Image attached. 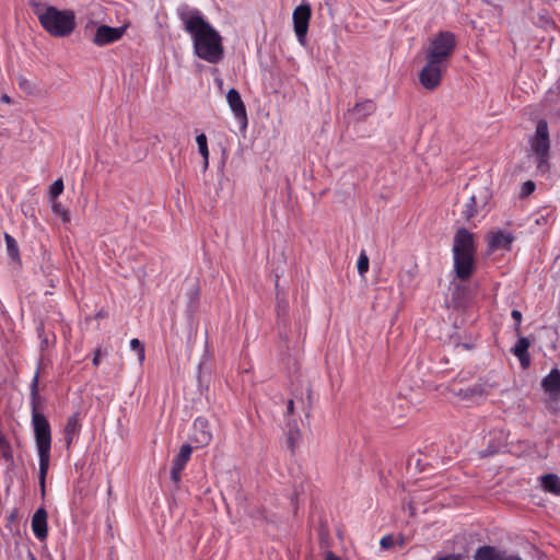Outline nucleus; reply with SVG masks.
<instances>
[{
    "mask_svg": "<svg viewBox=\"0 0 560 560\" xmlns=\"http://www.w3.org/2000/svg\"><path fill=\"white\" fill-rule=\"evenodd\" d=\"M215 83L218 84V86L221 89L222 85H223V81L222 79H215Z\"/></svg>",
    "mask_w": 560,
    "mask_h": 560,
    "instance_id": "38",
    "label": "nucleus"
},
{
    "mask_svg": "<svg viewBox=\"0 0 560 560\" xmlns=\"http://www.w3.org/2000/svg\"><path fill=\"white\" fill-rule=\"evenodd\" d=\"M530 149L539 159L544 158L548 152L549 137L546 121H538L535 136L530 140Z\"/></svg>",
    "mask_w": 560,
    "mask_h": 560,
    "instance_id": "9",
    "label": "nucleus"
},
{
    "mask_svg": "<svg viewBox=\"0 0 560 560\" xmlns=\"http://www.w3.org/2000/svg\"><path fill=\"white\" fill-rule=\"evenodd\" d=\"M489 197V192L486 189L482 190L479 196L472 195L465 206L463 211L464 215L467 219L472 218L478 212V208L485 207L487 205Z\"/></svg>",
    "mask_w": 560,
    "mask_h": 560,
    "instance_id": "15",
    "label": "nucleus"
},
{
    "mask_svg": "<svg viewBox=\"0 0 560 560\" xmlns=\"http://www.w3.org/2000/svg\"><path fill=\"white\" fill-rule=\"evenodd\" d=\"M51 209L52 212L62 220V222L67 223L70 221L69 212L62 207L60 202L52 200Z\"/></svg>",
    "mask_w": 560,
    "mask_h": 560,
    "instance_id": "23",
    "label": "nucleus"
},
{
    "mask_svg": "<svg viewBox=\"0 0 560 560\" xmlns=\"http://www.w3.org/2000/svg\"><path fill=\"white\" fill-rule=\"evenodd\" d=\"M4 240L9 256L14 260L19 259V248L15 240L9 234L4 235Z\"/></svg>",
    "mask_w": 560,
    "mask_h": 560,
    "instance_id": "22",
    "label": "nucleus"
},
{
    "mask_svg": "<svg viewBox=\"0 0 560 560\" xmlns=\"http://www.w3.org/2000/svg\"><path fill=\"white\" fill-rule=\"evenodd\" d=\"M226 102L235 119L238 121L241 128L245 129L247 127L246 109L240 93L235 89H231L228 92Z\"/></svg>",
    "mask_w": 560,
    "mask_h": 560,
    "instance_id": "11",
    "label": "nucleus"
},
{
    "mask_svg": "<svg viewBox=\"0 0 560 560\" xmlns=\"http://www.w3.org/2000/svg\"><path fill=\"white\" fill-rule=\"evenodd\" d=\"M32 530L36 538L44 540L47 537V512L45 509H38L32 517Z\"/></svg>",
    "mask_w": 560,
    "mask_h": 560,
    "instance_id": "14",
    "label": "nucleus"
},
{
    "mask_svg": "<svg viewBox=\"0 0 560 560\" xmlns=\"http://www.w3.org/2000/svg\"><path fill=\"white\" fill-rule=\"evenodd\" d=\"M196 143L198 145V150L203 159V170L208 168L209 165V149L207 137L205 133H200L196 137Z\"/></svg>",
    "mask_w": 560,
    "mask_h": 560,
    "instance_id": "21",
    "label": "nucleus"
},
{
    "mask_svg": "<svg viewBox=\"0 0 560 560\" xmlns=\"http://www.w3.org/2000/svg\"><path fill=\"white\" fill-rule=\"evenodd\" d=\"M311 15L312 10L310 4L306 2H302L300 5H298L292 14L294 33L299 44L302 46L306 45V35Z\"/></svg>",
    "mask_w": 560,
    "mask_h": 560,
    "instance_id": "6",
    "label": "nucleus"
},
{
    "mask_svg": "<svg viewBox=\"0 0 560 560\" xmlns=\"http://www.w3.org/2000/svg\"><path fill=\"white\" fill-rule=\"evenodd\" d=\"M184 31L189 34L194 54L209 63H219L224 57L223 38L201 11L180 7L177 10Z\"/></svg>",
    "mask_w": 560,
    "mask_h": 560,
    "instance_id": "1",
    "label": "nucleus"
},
{
    "mask_svg": "<svg viewBox=\"0 0 560 560\" xmlns=\"http://www.w3.org/2000/svg\"><path fill=\"white\" fill-rule=\"evenodd\" d=\"M357 267H358V271H359L360 277L364 278L365 273L369 270V257L365 254V252H361L360 253L359 258H358Z\"/></svg>",
    "mask_w": 560,
    "mask_h": 560,
    "instance_id": "24",
    "label": "nucleus"
},
{
    "mask_svg": "<svg viewBox=\"0 0 560 560\" xmlns=\"http://www.w3.org/2000/svg\"><path fill=\"white\" fill-rule=\"evenodd\" d=\"M293 406H294L293 400H290L288 402V407H287V410H288L289 413L293 412Z\"/></svg>",
    "mask_w": 560,
    "mask_h": 560,
    "instance_id": "34",
    "label": "nucleus"
},
{
    "mask_svg": "<svg viewBox=\"0 0 560 560\" xmlns=\"http://www.w3.org/2000/svg\"><path fill=\"white\" fill-rule=\"evenodd\" d=\"M36 395V388L34 387L32 392V427L38 455L39 486L42 495H45V480L50 465L51 430L46 417L37 410Z\"/></svg>",
    "mask_w": 560,
    "mask_h": 560,
    "instance_id": "2",
    "label": "nucleus"
},
{
    "mask_svg": "<svg viewBox=\"0 0 560 560\" xmlns=\"http://www.w3.org/2000/svg\"><path fill=\"white\" fill-rule=\"evenodd\" d=\"M100 358H101V351H100V350H97V351L95 352L94 358H93V364H94V365H98V363H100Z\"/></svg>",
    "mask_w": 560,
    "mask_h": 560,
    "instance_id": "32",
    "label": "nucleus"
},
{
    "mask_svg": "<svg viewBox=\"0 0 560 560\" xmlns=\"http://www.w3.org/2000/svg\"><path fill=\"white\" fill-rule=\"evenodd\" d=\"M35 14L42 26L56 37L68 36L75 27V15L71 10H58L51 5H37Z\"/></svg>",
    "mask_w": 560,
    "mask_h": 560,
    "instance_id": "4",
    "label": "nucleus"
},
{
    "mask_svg": "<svg viewBox=\"0 0 560 560\" xmlns=\"http://www.w3.org/2000/svg\"><path fill=\"white\" fill-rule=\"evenodd\" d=\"M81 424L78 415L71 416L65 427V440L67 446H70L80 431Z\"/></svg>",
    "mask_w": 560,
    "mask_h": 560,
    "instance_id": "18",
    "label": "nucleus"
},
{
    "mask_svg": "<svg viewBox=\"0 0 560 560\" xmlns=\"http://www.w3.org/2000/svg\"><path fill=\"white\" fill-rule=\"evenodd\" d=\"M63 190V182L62 179H57L54 182V184L50 186L49 195L52 200H56V198L62 192Z\"/></svg>",
    "mask_w": 560,
    "mask_h": 560,
    "instance_id": "25",
    "label": "nucleus"
},
{
    "mask_svg": "<svg viewBox=\"0 0 560 560\" xmlns=\"http://www.w3.org/2000/svg\"><path fill=\"white\" fill-rule=\"evenodd\" d=\"M380 544H381V546H382L383 548H385V549H386V548H389V547H392V546H393V544H394V538H393L392 536H385V537H383V538L381 539Z\"/></svg>",
    "mask_w": 560,
    "mask_h": 560,
    "instance_id": "28",
    "label": "nucleus"
},
{
    "mask_svg": "<svg viewBox=\"0 0 560 560\" xmlns=\"http://www.w3.org/2000/svg\"><path fill=\"white\" fill-rule=\"evenodd\" d=\"M299 431L290 433L289 442L290 446L293 448L295 446L296 440L299 439Z\"/></svg>",
    "mask_w": 560,
    "mask_h": 560,
    "instance_id": "29",
    "label": "nucleus"
},
{
    "mask_svg": "<svg viewBox=\"0 0 560 560\" xmlns=\"http://www.w3.org/2000/svg\"><path fill=\"white\" fill-rule=\"evenodd\" d=\"M456 45L455 35L451 32H440L433 36L425 50V59H432L447 65V60Z\"/></svg>",
    "mask_w": 560,
    "mask_h": 560,
    "instance_id": "5",
    "label": "nucleus"
},
{
    "mask_svg": "<svg viewBox=\"0 0 560 560\" xmlns=\"http://www.w3.org/2000/svg\"><path fill=\"white\" fill-rule=\"evenodd\" d=\"M540 485L546 492L560 494V478L557 475L548 474L540 478Z\"/></svg>",
    "mask_w": 560,
    "mask_h": 560,
    "instance_id": "19",
    "label": "nucleus"
},
{
    "mask_svg": "<svg viewBox=\"0 0 560 560\" xmlns=\"http://www.w3.org/2000/svg\"><path fill=\"white\" fill-rule=\"evenodd\" d=\"M541 385L551 397H558L560 395V371L558 369L551 370L542 380Z\"/></svg>",
    "mask_w": 560,
    "mask_h": 560,
    "instance_id": "16",
    "label": "nucleus"
},
{
    "mask_svg": "<svg viewBox=\"0 0 560 560\" xmlns=\"http://www.w3.org/2000/svg\"><path fill=\"white\" fill-rule=\"evenodd\" d=\"M130 348H131V350L137 352L138 360H139L140 363H142L143 360H144V349H143L141 342L138 339H136V338L131 339L130 340Z\"/></svg>",
    "mask_w": 560,
    "mask_h": 560,
    "instance_id": "26",
    "label": "nucleus"
},
{
    "mask_svg": "<svg viewBox=\"0 0 560 560\" xmlns=\"http://www.w3.org/2000/svg\"><path fill=\"white\" fill-rule=\"evenodd\" d=\"M19 85L20 88L26 90L30 86V82L26 79L22 78L20 79Z\"/></svg>",
    "mask_w": 560,
    "mask_h": 560,
    "instance_id": "31",
    "label": "nucleus"
},
{
    "mask_svg": "<svg viewBox=\"0 0 560 560\" xmlns=\"http://www.w3.org/2000/svg\"><path fill=\"white\" fill-rule=\"evenodd\" d=\"M514 238L513 233L506 229L492 230L487 235L489 250H510Z\"/></svg>",
    "mask_w": 560,
    "mask_h": 560,
    "instance_id": "8",
    "label": "nucleus"
},
{
    "mask_svg": "<svg viewBox=\"0 0 560 560\" xmlns=\"http://www.w3.org/2000/svg\"><path fill=\"white\" fill-rule=\"evenodd\" d=\"M425 66L420 72L419 80L423 88L434 90L442 80V74L447 65L436 60L425 59Z\"/></svg>",
    "mask_w": 560,
    "mask_h": 560,
    "instance_id": "7",
    "label": "nucleus"
},
{
    "mask_svg": "<svg viewBox=\"0 0 560 560\" xmlns=\"http://www.w3.org/2000/svg\"><path fill=\"white\" fill-rule=\"evenodd\" d=\"M535 189V184L530 180L524 183L523 187H522V195L523 196H527L529 194H532Z\"/></svg>",
    "mask_w": 560,
    "mask_h": 560,
    "instance_id": "27",
    "label": "nucleus"
},
{
    "mask_svg": "<svg viewBox=\"0 0 560 560\" xmlns=\"http://www.w3.org/2000/svg\"><path fill=\"white\" fill-rule=\"evenodd\" d=\"M363 106L369 110L373 109V104L371 102H366Z\"/></svg>",
    "mask_w": 560,
    "mask_h": 560,
    "instance_id": "36",
    "label": "nucleus"
},
{
    "mask_svg": "<svg viewBox=\"0 0 560 560\" xmlns=\"http://www.w3.org/2000/svg\"><path fill=\"white\" fill-rule=\"evenodd\" d=\"M441 560H459V558L455 557V556H448V557H445V558H443Z\"/></svg>",
    "mask_w": 560,
    "mask_h": 560,
    "instance_id": "37",
    "label": "nucleus"
},
{
    "mask_svg": "<svg viewBox=\"0 0 560 560\" xmlns=\"http://www.w3.org/2000/svg\"><path fill=\"white\" fill-rule=\"evenodd\" d=\"M192 448L190 445L185 444L180 447V451L178 455L173 460V466L171 470V478L174 482H179L180 480V474L183 469L185 468L187 462L190 458Z\"/></svg>",
    "mask_w": 560,
    "mask_h": 560,
    "instance_id": "13",
    "label": "nucleus"
},
{
    "mask_svg": "<svg viewBox=\"0 0 560 560\" xmlns=\"http://www.w3.org/2000/svg\"><path fill=\"white\" fill-rule=\"evenodd\" d=\"M1 101H2L3 103H7V104H10V103H11V98H10L7 94H3V95L1 96Z\"/></svg>",
    "mask_w": 560,
    "mask_h": 560,
    "instance_id": "35",
    "label": "nucleus"
},
{
    "mask_svg": "<svg viewBox=\"0 0 560 560\" xmlns=\"http://www.w3.org/2000/svg\"><path fill=\"white\" fill-rule=\"evenodd\" d=\"M528 348L529 342L524 337L520 338L513 348V353L518 358L523 368H527L529 365Z\"/></svg>",
    "mask_w": 560,
    "mask_h": 560,
    "instance_id": "17",
    "label": "nucleus"
},
{
    "mask_svg": "<svg viewBox=\"0 0 560 560\" xmlns=\"http://www.w3.org/2000/svg\"><path fill=\"white\" fill-rule=\"evenodd\" d=\"M325 560H341L338 556L332 553L331 551H327L325 553Z\"/></svg>",
    "mask_w": 560,
    "mask_h": 560,
    "instance_id": "30",
    "label": "nucleus"
},
{
    "mask_svg": "<svg viewBox=\"0 0 560 560\" xmlns=\"http://www.w3.org/2000/svg\"><path fill=\"white\" fill-rule=\"evenodd\" d=\"M212 439V431L210 429L209 422L205 418H197L194 421L191 440L196 444L197 447L206 446L210 443Z\"/></svg>",
    "mask_w": 560,
    "mask_h": 560,
    "instance_id": "12",
    "label": "nucleus"
},
{
    "mask_svg": "<svg viewBox=\"0 0 560 560\" xmlns=\"http://www.w3.org/2000/svg\"><path fill=\"white\" fill-rule=\"evenodd\" d=\"M512 316H513V318H515L517 322H520V320H521V318H522V314H521V312H520V311H516V310L512 311Z\"/></svg>",
    "mask_w": 560,
    "mask_h": 560,
    "instance_id": "33",
    "label": "nucleus"
},
{
    "mask_svg": "<svg viewBox=\"0 0 560 560\" xmlns=\"http://www.w3.org/2000/svg\"><path fill=\"white\" fill-rule=\"evenodd\" d=\"M477 560H521L516 557H504L497 552L493 548L482 547L477 550Z\"/></svg>",
    "mask_w": 560,
    "mask_h": 560,
    "instance_id": "20",
    "label": "nucleus"
},
{
    "mask_svg": "<svg viewBox=\"0 0 560 560\" xmlns=\"http://www.w3.org/2000/svg\"><path fill=\"white\" fill-rule=\"evenodd\" d=\"M475 241L474 234L465 229H459L453 243V261L456 277L466 280L474 270L475 265Z\"/></svg>",
    "mask_w": 560,
    "mask_h": 560,
    "instance_id": "3",
    "label": "nucleus"
},
{
    "mask_svg": "<svg viewBox=\"0 0 560 560\" xmlns=\"http://www.w3.org/2000/svg\"><path fill=\"white\" fill-rule=\"evenodd\" d=\"M127 30V25L119 27H110L107 25H101L96 28L93 37V43L97 46H105L114 43L122 37Z\"/></svg>",
    "mask_w": 560,
    "mask_h": 560,
    "instance_id": "10",
    "label": "nucleus"
}]
</instances>
